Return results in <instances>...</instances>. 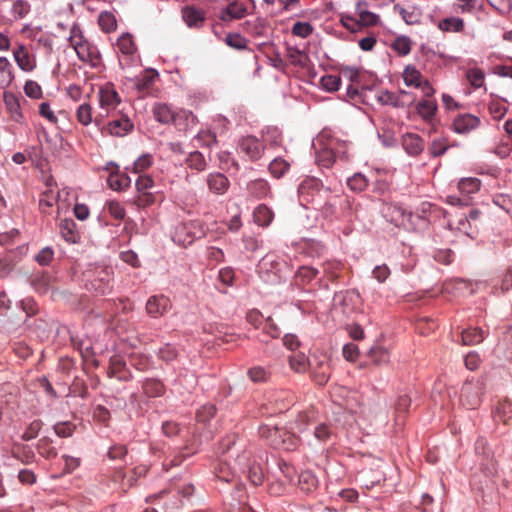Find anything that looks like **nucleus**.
Masks as SVG:
<instances>
[{"instance_id":"obj_63","label":"nucleus","mask_w":512,"mask_h":512,"mask_svg":"<svg viewBox=\"0 0 512 512\" xmlns=\"http://www.w3.org/2000/svg\"><path fill=\"white\" fill-rule=\"evenodd\" d=\"M359 22L364 26L376 25L379 21V16L367 10H359Z\"/></svg>"},{"instance_id":"obj_42","label":"nucleus","mask_w":512,"mask_h":512,"mask_svg":"<svg viewBox=\"0 0 512 512\" xmlns=\"http://www.w3.org/2000/svg\"><path fill=\"white\" fill-rule=\"evenodd\" d=\"M371 361L376 365H383L389 362V352L384 347H373L369 351Z\"/></svg>"},{"instance_id":"obj_40","label":"nucleus","mask_w":512,"mask_h":512,"mask_svg":"<svg viewBox=\"0 0 512 512\" xmlns=\"http://www.w3.org/2000/svg\"><path fill=\"white\" fill-rule=\"evenodd\" d=\"M403 79L407 86L418 87L421 86V82L423 81L422 75L420 71H418L415 67L407 66L403 72Z\"/></svg>"},{"instance_id":"obj_8","label":"nucleus","mask_w":512,"mask_h":512,"mask_svg":"<svg viewBox=\"0 0 512 512\" xmlns=\"http://www.w3.org/2000/svg\"><path fill=\"white\" fill-rule=\"evenodd\" d=\"M480 119L472 114H460L453 121V130L459 134L469 133L478 128Z\"/></svg>"},{"instance_id":"obj_4","label":"nucleus","mask_w":512,"mask_h":512,"mask_svg":"<svg viewBox=\"0 0 512 512\" xmlns=\"http://www.w3.org/2000/svg\"><path fill=\"white\" fill-rule=\"evenodd\" d=\"M99 106L102 112L100 116H108L120 104L121 98L112 84H106L98 92Z\"/></svg>"},{"instance_id":"obj_13","label":"nucleus","mask_w":512,"mask_h":512,"mask_svg":"<svg viewBox=\"0 0 512 512\" xmlns=\"http://www.w3.org/2000/svg\"><path fill=\"white\" fill-rule=\"evenodd\" d=\"M207 185L211 192L222 195L229 188V180L222 173H211L207 177Z\"/></svg>"},{"instance_id":"obj_5","label":"nucleus","mask_w":512,"mask_h":512,"mask_svg":"<svg viewBox=\"0 0 512 512\" xmlns=\"http://www.w3.org/2000/svg\"><path fill=\"white\" fill-rule=\"evenodd\" d=\"M378 101L383 105H391L396 108H403L414 103L415 98L407 91L401 90L399 93L381 91L377 96Z\"/></svg>"},{"instance_id":"obj_18","label":"nucleus","mask_w":512,"mask_h":512,"mask_svg":"<svg viewBox=\"0 0 512 512\" xmlns=\"http://www.w3.org/2000/svg\"><path fill=\"white\" fill-rule=\"evenodd\" d=\"M282 431H284V429L269 424H263L259 427L260 436L274 448L279 445V440L283 437Z\"/></svg>"},{"instance_id":"obj_3","label":"nucleus","mask_w":512,"mask_h":512,"mask_svg":"<svg viewBox=\"0 0 512 512\" xmlns=\"http://www.w3.org/2000/svg\"><path fill=\"white\" fill-rule=\"evenodd\" d=\"M359 295L354 291H346L336 294L334 297V311L349 318L357 309Z\"/></svg>"},{"instance_id":"obj_37","label":"nucleus","mask_w":512,"mask_h":512,"mask_svg":"<svg viewBox=\"0 0 512 512\" xmlns=\"http://www.w3.org/2000/svg\"><path fill=\"white\" fill-rule=\"evenodd\" d=\"M313 436L319 442L328 441L334 434V429L327 423H316L313 425Z\"/></svg>"},{"instance_id":"obj_16","label":"nucleus","mask_w":512,"mask_h":512,"mask_svg":"<svg viewBox=\"0 0 512 512\" xmlns=\"http://www.w3.org/2000/svg\"><path fill=\"white\" fill-rule=\"evenodd\" d=\"M111 279L112 269L108 267L101 268L97 272V276L91 281V286L97 293L105 294Z\"/></svg>"},{"instance_id":"obj_23","label":"nucleus","mask_w":512,"mask_h":512,"mask_svg":"<svg viewBox=\"0 0 512 512\" xmlns=\"http://www.w3.org/2000/svg\"><path fill=\"white\" fill-rule=\"evenodd\" d=\"M315 424V414L313 411L301 412L297 415L294 426L292 429L299 433H304L308 430L309 426Z\"/></svg>"},{"instance_id":"obj_25","label":"nucleus","mask_w":512,"mask_h":512,"mask_svg":"<svg viewBox=\"0 0 512 512\" xmlns=\"http://www.w3.org/2000/svg\"><path fill=\"white\" fill-rule=\"evenodd\" d=\"M14 80L12 65L6 57L0 56V87H8Z\"/></svg>"},{"instance_id":"obj_34","label":"nucleus","mask_w":512,"mask_h":512,"mask_svg":"<svg viewBox=\"0 0 512 512\" xmlns=\"http://www.w3.org/2000/svg\"><path fill=\"white\" fill-rule=\"evenodd\" d=\"M108 185L111 189L121 191L129 187L131 179L124 173H111L108 177Z\"/></svg>"},{"instance_id":"obj_20","label":"nucleus","mask_w":512,"mask_h":512,"mask_svg":"<svg viewBox=\"0 0 512 512\" xmlns=\"http://www.w3.org/2000/svg\"><path fill=\"white\" fill-rule=\"evenodd\" d=\"M320 367H315L312 373L314 381L318 385H324L327 383L330 377V360L326 355H321Z\"/></svg>"},{"instance_id":"obj_61","label":"nucleus","mask_w":512,"mask_h":512,"mask_svg":"<svg viewBox=\"0 0 512 512\" xmlns=\"http://www.w3.org/2000/svg\"><path fill=\"white\" fill-rule=\"evenodd\" d=\"M248 376L253 382L259 383L265 382L269 377V373L263 367H253L248 370Z\"/></svg>"},{"instance_id":"obj_9","label":"nucleus","mask_w":512,"mask_h":512,"mask_svg":"<svg viewBox=\"0 0 512 512\" xmlns=\"http://www.w3.org/2000/svg\"><path fill=\"white\" fill-rule=\"evenodd\" d=\"M177 110L170 104L159 102L153 105L152 113L157 122L168 125L175 120Z\"/></svg>"},{"instance_id":"obj_59","label":"nucleus","mask_w":512,"mask_h":512,"mask_svg":"<svg viewBox=\"0 0 512 512\" xmlns=\"http://www.w3.org/2000/svg\"><path fill=\"white\" fill-rule=\"evenodd\" d=\"M24 92L26 96L32 99H40L42 97L41 86L33 80L26 81L24 85Z\"/></svg>"},{"instance_id":"obj_52","label":"nucleus","mask_w":512,"mask_h":512,"mask_svg":"<svg viewBox=\"0 0 512 512\" xmlns=\"http://www.w3.org/2000/svg\"><path fill=\"white\" fill-rule=\"evenodd\" d=\"M313 26L309 22H296L292 26V34L300 38H307L313 33Z\"/></svg>"},{"instance_id":"obj_1","label":"nucleus","mask_w":512,"mask_h":512,"mask_svg":"<svg viewBox=\"0 0 512 512\" xmlns=\"http://www.w3.org/2000/svg\"><path fill=\"white\" fill-rule=\"evenodd\" d=\"M204 234V224L200 220H190L177 224L172 238L175 243L187 247Z\"/></svg>"},{"instance_id":"obj_36","label":"nucleus","mask_w":512,"mask_h":512,"mask_svg":"<svg viewBox=\"0 0 512 512\" xmlns=\"http://www.w3.org/2000/svg\"><path fill=\"white\" fill-rule=\"evenodd\" d=\"M143 391L149 397H159L164 393V385L158 379H146L143 383Z\"/></svg>"},{"instance_id":"obj_11","label":"nucleus","mask_w":512,"mask_h":512,"mask_svg":"<svg viewBox=\"0 0 512 512\" xmlns=\"http://www.w3.org/2000/svg\"><path fill=\"white\" fill-rule=\"evenodd\" d=\"M14 59L18 67L26 72L32 71L35 66V59L30 55L29 51L24 45H19L13 52Z\"/></svg>"},{"instance_id":"obj_7","label":"nucleus","mask_w":512,"mask_h":512,"mask_svg":"<svg viewBox=\"0 0 512 512\" xmlns=\"http://www.w3.org/2000/svg\"><path fill=\"white\" fill-rule=\"evenodd\" d=\"M170 308V299L164 295L151 296L146 303L147 313L154 318L163 316Z\"/></svg>"},{"instance_id":"obj_31","label":"nucleus","mask_w":512,"mask_h":512,"mask_svg":"<svg viewBox=\"0 0 512 512\" xmlns=\"http://www.w3.org/2000/svg\"><path fill=\"white\" fill-rule=\"evenodd\" d=\"M117 47L122 54L128 56L133 55L137 50L133 36L129 33H124L118 38Z\"/></svg>"},{"instance_id":"obj_15","label":"nucleus","mask_w":512,"mask_h":512,"mask_svg":"<svg viewBox=\"0 0 512 512\" xmlns=\"http://www.w3.org/2000/svg\"><path fill=\"white\" fill-rule=\"evenodd\" d=\"M405 151L411 156L419 155L424 149L423 140L416 134L407 133L402 138Z\"/></svg>"},{"instance_id":"obj_46","label":"nucleus","mask_w":512,"mask_h":512,"mask_svg":"<svg viewBox=\"0 0 512 512\" xmlns=\"http://www.w3.org/2000/svg\"><path fill=\"white\" fill-rule=\"evenodd\" d=\"M392 48L399 55L406 56L411 51V40L407 36H399L393 41Z\"/></svg>"},{"instance_id":"obj_56","label":"nucleus","mask_w":512,"mask_h":512,"mask_svg":"<svg viewBox=\"0 0 512 512\" xmlns=\"http://www.w3.org/2000/svg\"><path fill=\"white\" fill-rule=\"evenodd\" d=\"M394 8L399 10V14L406 24L416 25L420 23L421 15L419 12L415 10L408 11L404 8H398V5H396Z\"/></svg>"},{"instance_id":"obj_49","label":"nucleus","mask_w":512,"mask_h":512,"mask_svg":"<svg viewBox=\"0 0 512 512\" xmlns=\"http://www.w3.org/2000/svg\"><path fill=\"white\" fill-rule=\"evenodd\" d=\"M289 166V163L284 159L276 158L270 163L269 170L274 177L280 178L289 169Z\"/></svg>"},{"instance_id":"obj_27","label":"nucleus","mask_w":512,"mask_h":512,"mask_svg":"<svg viewBox=\"0 0 512 512\" xmlns=\"http://www.w3.org/2000/svg\"><path fill=\"white\" fill-rule=\"evenodd\" d=\"M77 56L84 62H93L97 58V50L87 40L80 43L75 49Z\"/></svg>"},{"instance_id":"obj_39","label":"nucleus","mask_w":512,"mask_h":512,"mask_svg":"<svg viewBox=\"0 0 512 512\" xmlns=\"http://www.w3.org/2000/svg\"><path fill=\"white\" fill-rule=\"evenodd\" d=\"M438 28L445 32H460L464 28V22L461 18H445L439 22Z\"/></svg>"},{"instance_id":"obj_60","label":"nucleus","mask_w":512,"mask_h":512,"mask_svg":"<svg viewBox=\"0 0 512 512\" xmlns=\"http://www.w3.org/2000/svg\"><path fill=\"white\" fill-rule=\"evenodd\" d=\"M248 478L253 485H261L264 479L262 468L258 465L250 466L248 470Z\"/></svg>"},{"instance_id":"obj_48","label":"nucleus","mask_w":512,"mask_h":512,"mask_svg":"<svg viewBox=\"0 0 512 512\" xmlns=\"http://www.w3.org/2000/svg\"><path fill=\"white\" fill-rule=\"evenodd\" d=\"M77 120L84 126L92 122V107L88 103L81 104L76 111Z\"/></svg>"},{"instance_id":"obj_54","label":"nucleus","mask_w":512,"mask_h":512,"mask_svg":"<svg viewBox=\"0 0 512 512\" xmlns=\"http://www.w3.org/2000/svg\"><path fill=\"white\" fill-rule=\"evenodd\" d=\"M318 274V270L310 266H302L296 273V278L302 283H309Z\"/></svg>"},{"instance_id":"obj_12","label":"nucleus","mask_w":512,"mask_h":512,"mask_svg":"<svg viewBox=\"0 0 512 512\" xmlns=\"http://www.w3.org/2000/svg\"><path fill=\"white\" fill-rule=\"evenodd\" d=\"M197 123L198 119L191 111L178 109L172 124L179 131H187L193 128Z\"/></svg>"},{"instance_id":"obj_19","label":"nucleus","mask_w":512,"mask_h":512,"mask_svg":"<svg viewBox=\"0 0 512 512\" xmlns=\"http://www.w3.org/2000/svg\"><path fill=\"white\" fill-rule=\"evenodd\" d=\"M32 287L40 294H46L51 287V278L45 272H36L30 278Z\"/></svg>"},{"instance_id":"obj_14","label":"nucleus","mask_w":512,"mask_h":512,"mask_svg":"<svg viewBox=\"0 0 512 512\" xmlns=\"http://www.w3.org/2000/svg\"><path fill=\"white\" fill-rule=\"evenodd\" d=\"M3 101L11 118L16 122H21L23 114L21 112L19 98L12 92H4Z\"/></svg>"},{"instance_id":"obj_17","label":"nucleus","mask_w":512,"mask_h":512,"mask_svg":"<svg viewBox=\"0 0 512 512\" xmlns=\"http://www.w3.org/2000/svg\"><path fill=\"white\" fill-rule=\"evenodd\" d=\"M133 128V123L128 117L122 116L119 119L113 120L108 123L107 131L113 136H124Z\"/></svg>"},{"instance_id":"obj_62","label":"nucleus","mask_w":512,"mask_h":512,"mask_svg":"<svg viewBox=\"0 0 512 512\" xmlns=\"http://www.w3.org/2000/svg\"><path fill=\"white\" fill-rule=\"evenodd\" d=\"M41 428H42L41 420L32 421L29 424V426L27 427L26 431L23 433L22 438L26 441L34 439L39 434Z\"/></svg>"},{"instance_id":"obj_55","label":"nucleus","mask_w":512,"mask_h":512,"mask_svg":"<svg viewBox=\"0 0 512 512\" xmlns=\"http://www.w3.org/2000/svg\"><path fill=\"white\" fill-rule=\"evenodd\" d=\"M347 185L354 191H363L367 187V179L361 173H356L347 181Z\"/></svg>"},{"instance_id":"obj_50","label":"nucleus","mask_w":512,"mask_h":512,"mask_svg":"<svg viewBox=\"0 0 512 512\" xmlns=\"http://www.w3.org/2000/svg\"><path fill=\"white\" fill-rule=\"evenodd\" d=\"M288 56H289L290 62L295 66L305 68L309 64L308 55L300 50L290 49Z\"/></svg>"},{"instance_id":"obj_58","label":"nucleus","mask_w":512,"mask_h":512,"mask_svg":"<svg viewBox=\"0 0 512 512\" xmlns=\"http://www.w3.org/2000/svg\"><path fill=\"white\" fill-rule=\"evenodd\" d=\"M340 83L341 79L337 75H325L321 78L322 87L329 92L337 91Z\"/></svg>"},{"instance_id":"obj_26","label":"nucleus","mask_w":512,"mask_h":512,"mask_svg":"<svg viewBox=\"0 0 512 512\" xmlns=\"http://www.w3.org/2000/svg\"><path fill=\"white\" fill-rule=\"evenodd\" d=\"M484 332L479 328L465 329L461 333L462 345H476L483 341Z\"/></svg>"},{"instance_id":"obj_35","label":"nucleus","mask_w":512,"mask_h":512,"mask_svg":"<svg viewBox=\"0 0 512 512\" xmlns=\"http://www.w3.org/2000/svg\"><path fill=\"white\" fill-rule=\"evenodd\" d=\"M282 435L283 437L279 440V445L275 448L293 451L299 446L300 439L294 433L284 430L282 431Z\"/></svg>"},{"instance_id":"obj_38","label":"nucleus","mask_w":512,"mask_h":512,"mask_svg":"<svg viewBox=\"0 0 512 512\" xmlns=\"http://www.w3.org/2000/svg\"><path fill=\"white\" fill-rule=\"evenodd\" d=\"M481 182L478 178H463L458 183V189L462 194L470 195L479 191Z\"/></svg>"},{"instance_id":"obj_44","label":"nucleus","mask_w":512,"mask_h":512,"mask_svg":"<svg viewBox=\"0 0 512 512\" xmlns=\"http://www.w3.org/2000/svg\"><path fill=\"white\" fill-rule=\"evenodd\" d=\"M309 360L304 353H297L289 357L290 367L298 373L304 372L309 365Z\"/></svg>"},{"instance_id":"obj_28","label":"nucleus","mask_w":512,"mask_h":512,"mask_svg":"<svg viewBox=\"0 0 512 512\" xmlns=\"http://www.w3.org/2000/svg\"><path fill=\"white\" fill-rule=\"evenodd\" d=\"M183 19L189 27H198L203 23L205 18L201 10L194 7H186L183 9Z\"/></svg>"},{"instance_id":"obj_33","label":"nucleus","mask_w":512,"mask_h":512,"mask_svg":"<svg viewBox=\"0 0 512 512\" xmlns=\"http://www.w3.org/2000/svg\"><path fill=\"white\" fill-rule=\"evenodd\" d=\"M158 76V73L155 70H146L141 75L136 78L135 87L138 91L143 92L148 90L155 78Z\"/></svg>"},{"instance_id":"obj_6","label":"nucleus","mask_w":512,"mask_h":512,"mask_svg":"<svg viewBox=\"0 0 512 512\" xmlns=\"http://www.w3.org/2000/svg\"><path fill=\"white\" fill-rule=\"evenodd\" d=\"M238 149L250 160L260 159L264 153V144L254 136H246L239 141Z\"/></svg>"},{"instance_id":"obj_57","label":"nucleus","mask_w":512,"mask_h":512,"mask_svg":"<svg viewBox=\"0 0 512 512\" xmlns=\"http://www.w3.org/2000/svg\"><path fill=\"white\" fill-rule=\"evenodd\" d=\"M226 12L233 19H241L247 14V8L242 3L233 2L227 6Z\"/></svg>"},{"instance_id":"obj_51","label":"nucleus","mask_w":512,"mask_h":512,"mask_svg":"<svg viewBox=\"0 0 512 512\" xmlns=\"http://www.w3.org/2000/svg\"><path fill=\"white\" fill-rule=\"evenodd\" d=\"M30 11V5L25 0H17L13 3L11 13L14 19L19 20L24 18Z\"/></svg>"},{"instance_id":"obj_32","label":"nucleus","mask_w":512,"mask_h":512,"mask_svg":"<svg viewBox=\"0 0 512 512\" xmlns=\"http://www.w3.org/2000/svg\"><path fill=\"white\" fill-rule=\"evenodd\" d=\"M416 110L425 121H430L437 110V105L433 100L424 99L417 104Z\"/></svg>"},{"instance_id":"obj_22","label":"nucleus","mask_w":512,"mask_h":512,"mask_svg":"<svg viewBox=\"0 0 512 512\" xmlns=\"http://www.w3.org/2000/svg\"><path fill=\"white\" fill-rule=\"evenodd\" d=\"M253 218L255 223L259 226L267 227L272 222L274 213L265 204H260L255 208L253 212Z\"/></svg>"},{"instance_id":"obj_29","label":"nucleus","mask_w":512,"mask_h":512,"mask_svg":"<svg viewBox=\"0 0 512 512\" xmlns=\"http://www.w3.org/2000/svg\"><path fill=\"white\" fill-rule=\"evenodd\" d=\"M317 162L320 166L329 168L336 160V152L332 147V143H329L327 147L320 149L316 156Z\"/></svg>"},{"instance_id":"obj_53","label":"nucleus","mask_w":512,"mask_h":512,"mask_svg":"<svg viewBox=\"0 0 512 512\" xmlns=\"http://www.w3.org/2000/svg\"><path fill=\"white\" fill-rule=\"evenodd\" d=\"M216 408L212 404H205L201 406L196 413V419L198 422L206 423L214 417Z\"/></svg>"},{"instance_id":"obj_10","label":"nucleus","mask_w":512,"mask_h":512,"mask_svg":"<svg viewBox=\"0 0 512 512\" xmlns=\"http://www.w3.org/2000/svg\"><path fill=\"white\" fill-rule=\"evenodd\" d=\"M108 376L121 381H128L131 378V373L121 356L114 355L110 358Z\"/></svg>"},{"instance_id":"obj_21","label":"nucleus","mask_w":512,"mask_h":512,"mask_svg":"<svg viewBox=\"0 0 512 512\" xmlns=\"http://www.w3.org/2000/svg\"><path fill=\"white\" fill-rule=\"evenodd\" d=\"M247 191L249 195L262 199L270 193V186L264 179H256L247 184Z\"/></svg>"},{"instance_id":"obj_30","label":"nucleus","mask_w":512,"mask_h":512,"mask_svg":"<svg viewBox=\"0 0 512 512\" xmlns=\"http://www.w3.org/2000/svg\"><path fill=\"white\" fill-rule=\"evenodd\" d=\"M298 484L303 492L309 493L317 488L318 480L311 471H304L299 475Z\"/></svg>"},{"instance_id":"obj_2","label":"nucleus","mask_w":512,"mask_h":512,"mask_svg":"<svg viewBox=\"0 0 512 512\" xmlns=\"http://www.w3.org/2000/svg\"><path fill=\"white\" fill-rule=\"evenodd\" d=\"M285 262L274 254L265 255L259 262L258 272L260 278L268 284L280 283Z\"/></svg>"},{"instance_id":"obj_41","label":"nucleus","mask_w":512,"mask_h":512,"mask_svg":"<svg viewBox=\"0 0 512 512\" xmlns=\"http://www.w3.org/2000/svg\"><path fill=\"white\" fill-rule=\"evenodd\" d=\"M37 451L41 456L47 459H51L57 456V451L52 446V441L48 437H43L39 440Z\"/></svg>"},{"instance_id":"obj_64","label":"nucleus","mask_w":512,"mask_h":512,"mask_svg":"<svg viewBox=\"0 0 512 512\" xmlns=\"http://www.w3.org/2000/svg\"><path fill=\"white\" fill-rule=\"evenodd\" d=\"M109 214L117 220H122L125 217V209L118 201H110L107 204Z\"/></svg>"},{"instance_id":"obj_45","label":"nucleus","mask_w":512,"mask_h":512,"mask_svg":"<svg viewBox=\"0 0 512 512\" xmlns=\"http://www.w3.org/2000/svg\"><path fill=\"white\" fill-rule=\"evenodd\" d=\"M186 163L191 169L197 171H203L207 165L204 156L198 151L191 152L186 159Z\"/></svg>"},{"instance_id":"obj_43","label":"nucleus","mask_w":512,"mask_h":512,"mask_svg":"<svg viewBox=\"0 0 512 512\" xmlns=\"http://www.w3.org/2000/svg\"><path fill=\"white\" fill-rule=\"evenodd\" d=\"M224 41L229 47L236 50H244L248 44L247 39L239 33H228Z\"/></svg>"},{"instance_id":"obj_24","label":"nucleus","mask_w":512,"mask_h":512,"mask_svg":"<svg viewBox=\"0 0 512 512\" xmlns=\"http://www.w3.org/2000/svg\"><path fill=\"white\" fill-rule=\"evenodd\" d=\"M75 228L76 224L72 219H64L59 223L61 236L65 239V241L70 243H76L79 238Z\"/></svg>"},{"instance_id":"obj_47","label":"nucleus","mask_w":512,"mask_h":512,"mask_svg":"<svg viewBox=\"0 0 512 512\" xmlns=\"http://www.w3.org/2000/svg\"><path fill=\"white\" fill-rule=\"evenodd\" d=\"M466 78L474 88H480L484 85L485 74L479 68H471L466 72Z\"/></svg>"}]
</instances>
